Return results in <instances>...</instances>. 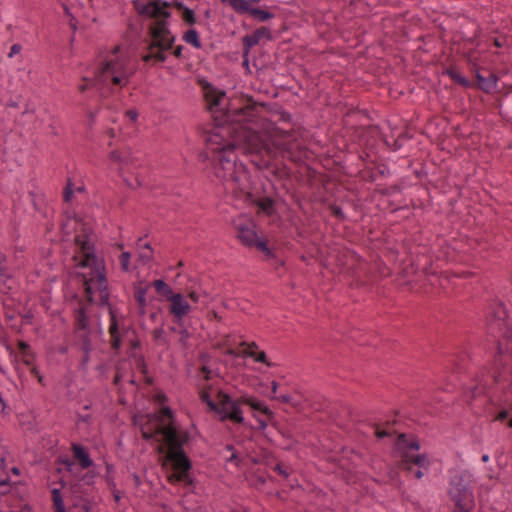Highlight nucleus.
I'll list each match as a JSON object with an SVG mask.
<instances>
[{
	"instance_id": "53",
	"label": "nucleus",
	"mask_w": 512,
	"mask_h": 512,
	"mask_svg": "<svg viewBox=\"0 0 512 512\" xmlns=\"http://www.w3.org/2000/svg\"><path fill=\"white\" fill-rule=\"evenodd\" d=\"M12 471H13V473H15V474H17V475L19 474V470H18V468H13V469H12Z\"/></svg>"
},
{
	"instance_id": "43",
	"label": "nucleus",
	"mask_w": 512,
	"mask_h": 512,
	"mask_svg": "<svg viewBox=\"0 0 512 512\" xmlns=\"http://www.w3.org/2000/svg\"><path fill=\"white\" fill-rule=\"evenodd\" d=\"M0 278H2V279L8 278V274L6 273V269L2 265H0Z\"/></svg>"
},
{
	"instance_id": "28",
	"label": "nucleus",
	"mask_w": 512,
	"mask_h": 512,
	"mask_svg": "<svg viewBox=\"0 0 512 512\" xmlns=\"http://www.w3.org/2000/svg\"><path fill=\"white\" fill-rule=\"evenodd\" d=\"M18 346L23 353L24 362L30 364V354L27 352L28 345L24 341H19Z\"/></svg>"
},
{
	"instance_id": "51",
	"label": "nucleus",
	"mask_w": 512,
	"mask_h": 512,
	"mask_svg": "<svg viewBox=\"0 0 512 512\" xmlns=\"http://www.w3.org/2000/svg\"><path fill=\"white\" fill-rule=\"evenodd\" d=\"M15 318L14 315H7V319L6 320H13Z\"/></svg>"
},
{
	"instance_id": "49",
	"label": "nucleus",
	"mask_w": 512,
	"mask_h": 512,
	"mask_svg": "<svg viewBox=\"0 0 512 512\" xmlns=\"http://www.w3.org/2000/svg\"><path fill=\"white\" fill-rule=\"evenodd\" d=\"M106 309L108 310V312L110 314L111 320H115V316L112 314V311L110 310V308L106 307Z\"/></svg>"
},
{
	"instance_id": "22",
	"label": "nucleus",
	"mask_w": 512,
	"mask_h": 512,
	"mask_svg": "<svg viewBox=\"0 0 512 512\" xmlns=\"http://www.w3.org/2000/svg\"><path fill=\"white\" fill-rule=\"evenodd\" d=\"M183 40L186 43L191 44L195 48L201 47L199 36L195 29H189L187 32H185V34L183 35Z\"/></svg>"
},
{
	"instance_id": "18",
	"label": "nucleus",
	"mask_w": 512,
	"mask_h": 512,
	"mask_svg": "<svg viewBox=\"0 0 512 512\" xmlns=\"http://www.w3.org/2000/svg\"><path fill=\"white\" fill-rule=\"evenodd\" d=\"M74 458L79 462L82 469L90 468L93 465L88 451L80 444H72Z\"/></svg>"
},
{
	"instance_id": "38",
	"label": "nucleus",
	"mask_w": 512,
	"mask_h": 512,
	"mask_svg": "<svg viewBox=\"0 0 512 512\" xmlns=\"http://www.w3.org/2000/svg\"><path fill=\"white\" fill-rule=\"evenodd\" d=\"M31 372L38 378L40 383H43V376L36 367L32 368Z\"/></svg>"
},
{
	"instance_id": "55",
	"label": "nucleus",
	"mask_w": 512,
	"mask_h": 512,
	"mask_svg": "<svg viewBox=\"0 0 512 512\" xmlns=\"http://www.w3.org/2000/svg\"><path fill=\"white\" fill-rule=\"evenodd\" d=\"M293 448V445L292 444H288L285 446V449H292Z\"/></svg>"
},
{
	"instance_id": "9",
	"label": "nucleus",
	"mask_w": 512,
	"mask_h": 512,
	"mask_svg": "<svg viewBox=\"0 0 512 512\" xmlns=\"http://www.w3.org/2000/svg\"><path fill=\"white\" fill-rule=\"evenodd\" d=\"M233 226L236 231L237 238L243 245L255 247L266 255L271 254L266 241L261 240L258 236L256 232V225L250 217L241 215L235 218Z\"/></svg>"
},
{
	"instance_id": "34",
	"label": "nucleus",
	"mask_w": 512,
	"mask_h": 512,
	"mask_svg": "<svg viewBox=\"0 0 512 512\" xmlns=\"http://www.w3.org/2000/svg\"><path fill=\"white\" fill-rule=\"evenodd\" d=\"M277 389H278V383L276 381H272L271 382V391H272V395L270 396L271 399H276L277 398Z\"/></svg>"
},
{
	"instance_id": "19",
	"label": "nucleus",
	"mask_w": 512,
	"mask_h": 512,
	"mask_svg": "<svg viewBox=\"0 0 512 512\" xmlns=\"http://www.w3.org/2000/svg\"><path fill=\"white\" fill-rule=\"evenodd\" d=\"M476 79L477 86L486 93L493 91L497 86V77L494 74H490L488 77H484L477 71Z\"/></svg>"
},
{
	"instance_id": "39",
	"label": "nucleus",
	"mask_w": 512,
	"mask_h": 512,
	"mask_svg": "<svg viewBox=\"0 0 512 512\" xmlns=\"http://www.w3.org/2000/svg\"><path fill=\"white\" fill-rule=\"evenodd\" d=\"M274 470L278 471L284 477L288 476V472L286 470H283L282 466L279 464L275 465Z\"/></svg>"
},
{
	"instance_id": "54",
	"label": "nucleus",
	"mask_w": 512,
	"mask_h": 512,
	"mask_svg": "<svg viewBox=\"0 0 512 512\" xmlns=\"http://www.w3.org/2000/svg\"><path fill=\"white\" fill-rule=\"evenodd\" d=\"M125 181L127 182V185L130 186V187H134L133 183H130L127 179H125Z\"/></svg>"
},
{
	"instance_id": "31",
	"label": "nucleus",
	"mask_w": 512,
	"mask_h": 512,
	"mask_svg": "<svg viewBox=\"0 0 512 512\" xmlns=\"http://www.w3.org/2000/svg\"><path fill=\"white\" fill-rule=\"evenodd\" d=\"M22 50L21 45L19 44H13L10 48V52L8 53V56L11 58L17 54H19Z\"/></svg>"
},
{
	"instance_id": "26",
	"label": "nucleus",
	"mask_w": 512,
	"mask_h": 512,
	"mask_svg": "<svg viewBox=\"0 0 512 512\" xmlns=\"http://www.w3.org/2000/svg\"><path fill=\"white\" fill-rule=\"evenodd\" d=\"M74 193L72 182L68 180L67 185L64 189L63 198L65 202H70Z\"/></svg>"
},
{
	"instance_id": "12",
	"label": "nucleus",
	"mask_w": 512,
	"mask_h": 512,
	"mask_svg": "<svg viewBox=\"0 0 512 512\" xmlns=\"http://www.w3.org/2000/svg\"><path fill=\"white\" fill-rule=\"evenodd\" d=\"M223 3L229 5L235 12L239 14L247 13L259 21H267L274 15L261 8L252 7V3H258L259 0H222Z\"/></svg>"
},
{
	"instance_id": "10",
	"label": "nucleus",
	"mask_w": 512,
	"mask_h": 512,
	"mask_svg": "<svg viewBox=\"0 0 512 512\" xmlns=\"http://www.w3.org/2000/svg\"><path fill=\"white\" fill-rule=\"evenodd\" d=\"M448 493L460 511L468 509L473 503V494L469 488V478L464 473H456L451 478Z\"/></svg>"
},
{
	"instance_id": "21",
	"label": "nucleus",
	"mask_w": 512,
	"mask_h": 512,
	"mask_svg": "<svg viewBox=\"0 0 512 512\" xmlns=\"http://www.w3.org/2000/svg\"><path fill=\"white\" fill-rule=\"evenodd\" d=\"M145 295H146V287L138 286L135 289L134 298L139 305V308L142 310V314H146V304H145Z\"/></svg>"
},
{
	"instance_id": "42",
	"label": "nucleus",
	"mask_w": 512,
	"mask_h": 512,
	"mask_svg": "<svg viewBox=\"0 0 512 512\" xmlns=\"http://www.w3.org/2000/svg\"><path fill=\"white\" fill-rule=\"evenodd\" d=\"M113 497H114V500L118 503L120 502L121 500V494L119 492V490L117 489H113Z\"/></svg>"
},
{
	"instance_id": "36",
	"label": "nucleus",
	"mask_w": 512,
	"mask_h": 512,
	"mask_svg": "<svg viewBox=\"0 0 512 512\" xmlns=\"http://www.w3.org/2000/svg\"><path fill=\"white\" fill-rule=\"evenodd\" d=\"M508 417V411L506 410H502L500 411L497 416L495 417V420L496 421H503L504 419H506Z\"/></svg>"
},
{
	"instance_id": "50",
	"label": "nucleus",
	"mask_w": 512,
	"mask_h": 512,
	"mask_svg": "<svg viewBox=\"0 0 512 512\" xmlns=\"http://www.w3.org/2000/svg\"><path fill=\"white\" fill-rule=\"evenodd\" d=\"M236 459V455L234 453H231V456L228 458V461H232Z\"/></svg>"
},
{
	"instance_id": "27",
	"label": "nucleus",
	"mask_w": 512,
	"mask_h": 512,
	"mask_svg": "<svg viewBox=\"0 0 512 512\" xmlns=\"http://www.w3.org/2000/svg\"><path fill=\"white\" fill-rule=\"evenodd\" d=\"M144 247H145V250L140 252V254H139V260L142 261L143 263L148 262L152 257L150 245L148 243H146L144 245Z\"/></svg>"
},
{
	"instance_id": "52",
	"label": "nucleus",
	"mask_w": 512,
	"mask_h": 512,
	"mask_svg": "<svg viewBox=\"0 0 512 512\" xmlns=\"http://www.w3.org/2000/svg\"><path fill=\"white\" fill-rule=\"evenodd\" d=\"M150 317H151L152 319H155V318L157 317V315H156L154 312H151V313H150Z\"/></svg>"
},
{
	"instance_id": "40",
	"label": "nucleus",
	"mask_w": 512,
	"mask_h": 512,
	"mask_svg": "<svg viewBox=\"0 0 512 512\" xmlns=\"http://www.w3.org/2000/svg\"><path fill=\"white\" fill-rule=\"evenodd\" d=\"M494 45L498 48H501L505 45V41L500 38H495Z\"/></svg>"
},
{
	"instance_id": "44",
	"label": "nucleus",
	"mask_w": 512,
	"mask_h": 512,
	"mask_svg": "<svg viewBox=\"0 0 512 512\" xmlns=\"http://www.w3.org/2000/svg\"><path fill=\"white\" fill-rule=\"evenodd\" d=\"M422 469H423V468H419V467H418V470L415 472V477H416L417 479H421V478L424 476V472H423V470H422Z\"/></svg>"
},
{
	"instance_id": "5",
	"label": "nucleus",
	"mask_w": 512,
	"mask_h": 512,
	"mask_svg": "<svg viewBox=\"0 0 512 512\" xmlns=\"http://www.w3.org/2000/svg\"><path fill=\"white\" fill-rule=\"evenodd\" d=\"M138 13L149 18L146 52L142 55L145 63H162L167 59V52L173 48L175 36L169 29L170 5L167 2L153 0L147 3L134 2Z\"/></svg>"
},
{
	"instance_id": "17",
	"label": "nucleus",
	"mask_w": 512,
	"mask_h": 512,
	"mask_svg": "<svg viewBox=\"0 0 512 512\" xmlns=\"http://www.w3.org/2000/svg\"><path fill=\"white\" fill-rule=\"evenodd\" d=\"M239 402L241 404L248 405L251 409H253L256 413L263 414L268 418L273 417V412L270 408L261 400L256 397L248 394H243L239 398Z\"/></svg>"
},
{
	"instance_id": "15",
	"label": "nucleus",
	"mask_w": 512,
	"mask_h": 512,
	"mask_svg": "<svg viewBox=\"0 0 512 512\" xmlns=\"http://www.w3.org/2000/svg\"><path fill=\"white\" fill-rule=\"evenodd\" d=\"M112 165L116 167L121 175L130 172L134 159L129 151H113L110 154Z\"/></svg>"
},
{
	"instance_id": "13",
	"label": "nucleus",
	"mask_w": 512,
	"mask_h": 512,
	"mask_svg": "<svg viewBox=\"0 0 512 512\" xmlns=\"http://www.w3.org/2000/svg\"><path fill=\"white\" fill-rule=\"evenodd\" d=\"M126 322H112L110 326V333L112 337V345L118 349L122 343L129 342L135 348L138 345V340L134 336V331L125 326Z\"/></svg>"
},
{
	"instance_id": "25",
	"label": "nucleus",
	"mask_w": 512,
	"mask_h": 512,
	"mask_svg": "<svg viewBox=\"0 0 512 512\" xmlns=\"http://www.w3.org/2000/svg\"><path fill=\"white\" fill-rule=\"evenodd\" d=\"M131 254L129 252H123L119 257V263L122 271L129 272L131 268L130 264Z\"/></svg>"
},
{
	"instance_id": "46",
	"label": "nucleus",
	"mask_w": 512,
	"mask_h": 512,
	"mask_svg": "<svg viewBox=\"0 0 512 512\" xmlns=\"http://www.w3.org/2000/svg\"><path fill=\"white\" fill-rule=\"evenodd\" d=\"M116 129L115 128H110L108 130V133L110 134L111 137H115L116 136Z\"/></svg>"
},
{
	"instance_id": "2",
	"label": "nucleus",
	"mask_w": 512,
	"mask_h": 512,
	"mask_svg": "<svg viewBox=\"0 0 512 512\" xmlns=\"http://www.w3.org/2000/svg\"><path fill=\"white\" fill-rule=\"evenodd\" d=\"M73 259L79 270L71 277L68 286L78 289L73 295L77 302L76 320H87L90 317L87 314L89 305H107L109 293L105 267L103 260L95 255L93 241L87 234L75 237Z\"/></svg>"
},
{
	"instance_id": "4",
	"label": "nucleus",
	"mask_w": 512,
	"mask_h": 512,
	"mask_svg": "<svg viewBox=\"0 0 512 512\" xmlns=\"http://www.w3.org/2000/svg\"><path fill=\"white\" fill-rule=\"evenodd\" d=\"M137 71L128 52L120 46L100 54L95 68L94 78H83L80 92L93 88L102 98H107L130 83Z\"/></svg>"
},
{
	"instance_id": "37",
	"label": "nucleus",
	"mask_w": 512,
	"mask_h": 512,
	"mask_svg": "<svg viewBox=\"0 0 512 512\" xmlns=\"http://www.w3.org/2000/svg\"><path fill=\"white\" fill-rule=\"evenodd\" d=\"M254 417H255V418L257 419V421H258V423H259V427H260L262 430L266 429V427H267V422H266V420H264V419H262V418L258 417L256 414H254Z\"/></svg>"
},
{
	"instance_id": "1",
	"label": "nucleus",
	"mask_w": 512,
	"mask_h": 512,
	"mask_svg": "<svg viewBox=\"0 0 512 512\" xmlns=\"http://www.w3.org/2000/svg\"><path fill=\"white\" fill-rule=\"evenodd\" d=\"M205 99L215 122L206 139L214 176L227 193L255 205L258 213L272 215L274 200L254 194L252 177L238 160L235 148L248 155L258 169L277 173L280 158L291 161L299 158L294 134L267 120L264 106L251 98L242 99L239 106L230 103L224 109L225 93L207 88Z\"/></svg>"
},
{
	"instance_id": "24",
	"label": "nucleus",
	"mask_w": 512,
	"mask_h": 512,
	"mask_svg": "<svg viewBox=\"0 0 512 512\" xmlns=\"http://www.w3.org/2000/svg\"><path fill=\"white\" fill-rule=\"evenodd\" d=\"M447 74L450 76V78L452 80H454L458 84H460V85H462L464 87H468L469 86V81L464 76H462L458 71H456L455 69H449L447 71Z\"/></svg>"
},
{
	"instance_id": "47",
	"label": "nucleus",
	"mask_w": 512,
	"mask_h": 512,
	"mask_svg": "<svg viewBox=\"0 0 512 512\" xmlns=\"http://www.w3.org/2000/svg\"><path fill=\"white\" fill-rule=\"evenodd\" d=\"M376 435H377L378 438H382V437H384L386 435V432H384V431H381V432L377 431Z\"/></svg>"
},
{
	"instance_id": "30",
	"label": "nucleus",
	"mask_w": 512,
	"mask_h": 512,
	"mask_svg": "<svg viewBox=\"0 0 512 512\" xmlns=\"http://www.w3.org/2000/svg\"><path fill=\"white\" fill-rule=\"evenodd\" d=\"M96 477V473L95 472H89L87 474H85L83 477H82V481L85 483V484H88V485H91L94 483V479Z\"/></svg>"
},
{
	"instance_id": "58",
	"label": "nucleus",
	"mask_w": 512,
	"mask_h": 512,
	"mask_svg": "<svg viewBox=\"0 0 512 512\" xmlns=\"http://www.w3.org/2000/svg\"><path fill=\"white\" fill-rule=\"evenodd\" d=\"M137 185L140 186L141 182L137 179Z\"/></svg>"
},
{
	"instance_id": "23",
	"label": "nucleus",
	"mask_w": 512,
	"mask_h": 512,
	"mask_svg": "<svg viewBox=\"0 0 512 512\" xmlns=\"http://www.w3.org/2000/svg\"><path fill=\"white\" fill-rule=\"evenodd\" d=\"M179 9L181 10V18L186 24L194 25L196 23V16L193 10L184 7L182 4H179Z\"/></svg>"
},
{
	"instance_id": "14",
	"label": "nucleus",
	"mask_w": 512,
	"mask_h": 512,
	"mask_svg": "<svg viewBox=\"0 0 512 512\" xmlns=\"http://www.w3.org/2000/svg\"><path fill=\"white\" fill-rule=\"evenodd\" d=\"M484 313L487 320L501 321L512 318V312L508 311L502 301H500L497 297L490 298L487 301L484 307Z\"/></svg>"
},
{
	"instance_id": "33",
	"label": "nucleus",
	"mask_w": 512,
	"mask_h": 512,
	"mask_svg": "<svg viewBox=\"0 0 512 512\" xmlns=\"http://www.w3.org/2000/svg\"><path fill=\"white\" fill-rule=\"evenodd\" d=\"M126 117L132 121L135 122L138 118V113L135 110H129L126 112Z\"/></svg>"
},
{
	"instance_id": "41",
	"label": "nucleus",
	"mask_w": 512,
	"mask_h": 512,
	"mask_svg": "<svg viewBox=\"0 0 512 512\" xmlns=\"http://www.w3.org/2000/svg\"><path fill=\"white\" fill-rule=\"evenodd\" d=\"M173 54L176 58H180L182 55V46H178L174 49Z\"/></svg>"
},
{
	"instance_id": "56",
	"label": "nucleus",
	"mask_w": 512,
	"mask_h": 512,
	"mask_svg": "<svg viewBox=\"0 0 512 512\" xmlns=\"http://www.w3.org/2000/svg\"><path fill=\"white\" fill-rule=\"evenodd\" d=\"M508 425H509V427H511V428H512V418L510 419V421H509V424H508Z\"/></svg>"
},
{
	"instance_id": "8",
	"label": "nucleus",
	"mask_w": 512,
	"mask_h": 512,
	"mask_svg": "<svg viewBox=\"0 0 512 512\" xmlns=\"http://www.w3.org/2000/svg\"><path fill=\"white\" fill-rule=\"evenodd\" d=\"M200 397L202 401L207 404L209 410L215 412L221 420L229 419L236 423L244 422L239 400L234 401L229 395L219 393L218 402L216 403L211 399V395L205 389H202L200 392Z\"/></svg>"
},
{
	"instance_id": "57",
	"label": "nucleus",
	"mask_w": 512,
	"mask_h": 512,
	"mask_svg": "<svg viewBox=\"0 0 512 512\" xmlns=\"http://www.w3.org/2000/svg\"><path fill=\"white\" fill-rule=\"evenodd\" d=\"M227 449H228V451H232V447L231 446H228Z\"/></svg>"
},
{
	"instance_id": "48",
	"label": "nucleus",
	"mask_w": 512,
	"mask_h": 512,
	"mask_svg": "<svg viewBox=\"0 0 512 512\" xmlns=\"http://www.w3.org/2000/svg\"><path fill=\"white\" fill-rule=\"evenodd\" d=\"M489 458H490V457H489V455H488V454H484V455L482 456V461H483V462H488V461H489Z\"/></svg>"
},
{
	"instance_id": "3",
	"label": "nucleus",
	"mask_w": 512,
	"mask_h": 512,
	"mask_svg": "<svg viewBox=\"0 0 512 512\" xmlns=\"http://www.w3.org/2000/svg\"><path fill=\"white\" fill-rule=\"evenodd\" d=\"M134 422L140 427L145 439L162 441L166 445L163 465H170L169 482L190 484L191 462L182 448L188 437L175 424L172 411L163 408L158 414H138L134 416Z\"/></svg>"
},
{
	"instance_id": "35",
	"label": "nucleus",
	"mask_w": 512,
	"mask_h": 512,
	"mask_svg": "<svg viewBox=\"0 0 512 512\" xmlns=\"http://www.w3.org/2000/svg\"><path fill=\"white\" fill-rule=\"evenodd\" d=\"M275 400H279L283 403H289L291 401V396L289 394H281L277 396Z\"/></svg>"
},
{
	"instance_id": "45",
	"label": "nucleus",
	"mask_w": 512,
	"mask_h": 512,
	"mask_svg": "<svg viewBox=\"0 0 512 512\" xmlns=\"http://www.w3.org/2000/svg\"><path fill=\"white\" fill-rule=\"evenodd\" d=\"M133 480L136 487H139L141 485L140 477L137 474H133Z\"/></svg>"
},
{
	"instance_id": "16",
	"label": "nucleus",
	"mask_w": 512,
	"mask_h": 512,
	"mask_svg": "<svg viewBox=\"0 0 512 512\" xmlns=\"http://www.w3.org/2000/svg\"><path fill=\"white\" fill-rule=\"evenodd\" d=\"M270 39L271 32L266 27L258 28L253 34L246 35L243 37V47H244V57H246L250 51V49L257 45L262 39Z\"/></svg>"
},
{
	"instance_id": "7",
	"label": "nucleus",
	"mask_w": 512,
	"mask_h": 512,
	"mask_svg": "<svg viewBox=\"0 0 512 512\" xmlns=\"http://www.w3.org/2000/svg\"><path fill=\"white\" fill-rule=\"evenodd\" d=\"M227 355L235 357H250L255 362L265 364L267 367H275L276 363L268 360L266 353L259 349L255 342H246L241 336L225 335L218 343Z\"/></svg>"
},
{
	"instance_id": "29",
	"label": "nucleus",
	"mask_w": 512,
	"mask_h": 512,
	"mask_svg": "<svg viewBox=\"0 0 512 512\" xmlns=\"http://www.w3.org/2000/svg\"><path fill=\"white\" fill-rule=\"evenodd\" d=\"M249 385L257 392H259L262 395H265L263 388L266 386V384L262 381H252L249 383Z\"/></svg>"
},
{
	"instance_id": "11",
	"label": "nucleus",
	"mask_w": 512,
	"mask_h": 512,
	"mask_svg": "<svg viewBox=\"0 0 512 512\" xmlns=\"http://www.w3.org/2000/svg\"><path fill=\"white\" fill-rule=\"evenodd\" d=\"M395 449L406 465L413 463L419 468H428L430 462L427 455L416 454L420 449V444L416 440H410L401 434L396 441Z\"/></svg>"
},
{
	"instance_id": "20",
	"label": "nucleus",
	"mask_w": 512,
	"mask_h": 512,
	"mask_svg": "<svg viewBox=\"0 0 512 512\" xmlns=\"http://www.w3.org/2000/svg\"><path fill=\"white\" fill-rule=\"evenodd\" d=\"M51 493L55 512H66L61 490L58 488H53Z\"/></svg>"
},
{
	"instance_id": "32",
	"label": "nucleus",
	"mask_w": 512,
	"mask_h": 512,
	"mask_svg": "<svg viewBox=\"0 0 512 512\" xmlns=\"http://www.w3.org/2000/svg\"><path fill=\"white\" fill-rule=\"evenodd\" d=\"M330 211L331 213L337 217V218H343V212H342V209L339 207V206H336V205H332L330 207Z\"/></svg>"
},
{
	"instance_id": "6",
	"label": "nucleus",
	"mask_w": 512,
	"mask_h": 512,
	"mask_svg": "<svg viewBox=\"0 0 512 512\" xmlns=\"http://www.w3.org/2000/svg\"><path fill=\"white\" fill-rule=\"evenodd\" d=\"M151 286L157 292L168 315L177 320L191 317L206 303V293L194 286L176 291L162 279L154 280Z\"/></svg>"
}]
</instances>
